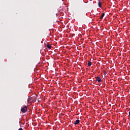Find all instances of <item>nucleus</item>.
I'll return each mask as SVG.
<instances>
[{
  "label": "nucleus",
  "mask_w": 130,
  "mask_h": 130,
  "mask_svg": "<svg viewBox=\"0 0 130 130\" xmlns=\"http://www.w3.org/2000/svg\"><path fill=\"white\" fill-rule=\"evenodd\" d=\"M47 48H49V49H50L51 48V45L49 44H47Z\"/></svg>",
  "instance_id": "nucleus-4"
},
{
  "label": "nucleus",
  "mask_w": 130,
  "mask_h": 130,
  "mask_svg": "<svg viewBox=\"0 0 130 130\" xmlns=\"http://www.w3.org/2000/svg\"><path fill=\"white\" fill-rule=\"evenodd\" d=\"M18 130H23L22 128H20L19 129H18Z\"/></svg>",
  "instance_id": "nucleus-8"
},
{
  "label": "nucleus",
  "mask_w": 130,
  "mask_h": 130,
  "mask_svg": "<svg viewBox=\"0 0 130 130\" xmlns=\"http://www.w3.org/2000/svg\"><path fill=\"white\" fill-rule=\"evenodd\" d=\"M96 80L98 82H99V83H101V82H102V79L99 76L96 77Z\"/></svg>",
  "instance_id": "nucleus-2"
},
{
  "label": "nucleus",
  "mask_w": 130,
  "mask_h": 130,
  "mask_svg": "<svg viewBox=\"0 0 130 130\" xmlns=\"http://www.w3.org/2000/svg\"><path fill=\"white\" fill-rule=\"evenodd\" d=\"M91 64H92V62L91 61H88V64H87V67H91Z\"/></svg>",
  "instance_id": "nucleus-5"
},
{
  "label": "nucleus",
  "mask_w": 130,
  "mask_h": 130,
  "mask_svg": "<svg viewBox=\"0 0 130 130\" xmlns=\"http://www.w3.org/2000/svg\"><path fill=\"white\" fill-rule=\"evenodd\" d=\"M28 110V109L27 108V106H25L21 109V111L22 112V113H26Z\"/></svg>",
  "instance_id": "nucleus-1"
},
{
  "label": "nucleus",
  "mask_w": 130,
  "mask_h": 130,
  "mask_svg": "<svg viewBox=\"0 0 130 130\" xmlns=\"http://www.w3.org/2000/svg\"><path fill=\"white\" fill-rule=\"evenodd\" d=\"M104 16H105V13H103L102 15V16H101V17H100V19H101V20H102V19H103Z\"/></svg>",
  "instance_id": "nucleus-6"
},
{
  "label": "nucleus",
  "mask_w": 130,
  "mask_h": 130,
  "mask_svg": "<svg viewBox=\"0 0 130 130\" xmlns=\"http://www.w3.org/2000/svg\"><path fill=\"white\" fill-rule=\"evenodd\" d=\"M98 6H99V8H101V6H102V3H101V2H99V3H98Z\"/></svg>",
  "instance_id": "nucleus-7"
},
{
  "label": "nucleus",
  "mask_w": 130,
  "mask_h": 130,
  "mask_svg": "<svg viewBox=\"0 0 130 130\" xmlns=\"http://www.w3.org/2000/svg\"><path fill=\"white\" fill-rule=\"evenodd\" d=\"M74 123L75 125L79 124L80 123V120H76Z\"/></svg>",
  "instance_id": "nucleus-3"
}]
</instances>
